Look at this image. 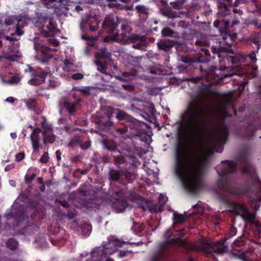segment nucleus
I'll list each match as a JSON object with an SVG mask.
<instances>
[{"label":"nucleus","mask_w":261,"mask_h":261,"mask_svg":"<svg viewBox=\"0 0 261 261\" xmlns=\"http://www.w3.org/2000/svg\"><path fill=\"white\" fill-rule=\"evenodd\" d=\"M204 118L201 94L192 97L185 113V120L179 123V136L174 145V171L188 192L197 194L203 188L202 167L196 151L204 134L208 137L213 150L221 152L228 140V128L224 123L208 127Z\"/></svg>","instance_id":"1"},{"label":"nucleus","mask_w":261,"mask_h":261,"mask_svg":"<svg viewBox=\"0 0 261 261\" xmlns=\"http://www.w3.org/2000/svg\"><path fill=\"white\" fill-rule=\"evenodd\" d=\"M241 162L242 164V172L246 174L249 178L252 185H255L258 188V192L261 193V181L256 177L254 169L251 166L248 157L245 154H242L239 159L235 161L226 160L222 162V165L217 167V172L220 177L217 180V189L215 190V193L217 199L227 205L229 211L236 215H240L245 222H250L253 220V217L243 203L236 202H231L225 194L234 195H243L246 191L236 185L231 175L229 173L235 172L237 169L238 163Z\"/></svg>","instance_id":"2"},{"label":"nucleus","mask_w":261,"mask_h":261,"mask_svg":"<svg viewBox=\"0 0 261 261\" xmlns=\"http://www.w3.org/2000/svg\"><path fill=\"white\" fill-rule=\"evenodd\" d=\"M114 112V110L110 107H108L105 109L103 111L97 113L95 117H93L92 121L98 125L101 130L117 137L126 133L128 131V127L126 125L122 127L116 126L112 121Z\"/></svg>","instance_id":"3"},{"label":"nucleus","mask_w":261,"mask_h":261,"mask_svg":"<svg viewBox=\"0 0 261 261\" xmlns=\"http://www.w3.org/2000/svg\"><path fill=\"white\" fill-rule=\"evenodd\" d=\"M171 228H168L164 234L165 241L158 244V249L150 256L149 261H166L170 254L169 245L185 246L186 242L181 238H173L171 237Z\"/></svg>","instance_id":"4"},{"label":"nucleus","mask_w":261,"mask_h":261,"mask_svg":"<svg viewBox=\"0 0 261 261\" xmlns=\"http://www.w3.org/2000/svg\"><path fill=\"white\" fill-rule=\"evenodd\" d=\"M126 193V189L120 187L108 190L109 199L112 203L113 207L118 213L124 212L128 206V202L124 198Z\"/></svg>","instance_id":"5"},{"label":"nucleus","mask_w":261,"mask_h":261,"mask_svg":"<svg viewBox=\"0 0 261 261\" xmlns=\"http://www.w3.org/2000/svg\"><path fill=\"white\" fill-rule=\"evenodd\" d=\"M44 2V4L48 8L54 7L56 9H65L67 13H69L71 15H72L69 11L70 10L72 11L79 12L82 10V7L77 5L75 2H69L68 0H42Z\"/></svg>","instance_id":"6"},{"label":"nucleus","mask_w":261,"mask_h":261,"mask_svg":"<svg viewBox=\"0 0 261 261\" xmlns=\"http://www.w3.org/2000/svg\"><path fill=\"white\" fill-rule=\"evenodd\" d=\"M133 121L135 122V125L133 128L136 130V136L138 137L142 141L147 143L151 138L148 131L149 127L147 124L138 120H133Z\"/></svg>","instance_id":"7"},{"label":"nucleus","mask_w":261,"mask_h":261,"mask_svg":"<svg viewBox=\"0 0 261 261\" xmlns=\"http://www.w3.org/2000/svg\"><path fill=\"white\" fill-rule=\"evenodd\" d=\"M41 19L43 23L41 31V35L45 37H53L59 31L56 28L54 19L50 17L43 16Z\"/></svg>","instance_id":"8"},{"label":"nucleus","mask_w":261,"mask_h":261,"mask_svg":"<svg viewBox=\"0 0 261 261\" xmlns=\"http://www.w3.org/2000/svg\"><path fill=\"white\" fill-rule=\"evenodd\" d=\"M119 22L118 18L114 14H110L105 17L102 23V29L109 35H112L118 27Z\"/></svg>","instance_id":"9"},{"label":"nucleus","mask_w":261,"mask_h":261,"mask_svg":"<svg viewBox=\"0 0 261 261\" xmlns=\"http://www.w3.org/2000/svg\"><path fill=\"white\" fill-rule=\"evenodd\" d=\"M29 70L32 74V78L29 80L28 84L32 86H38L42 84L48 73L42 68L34 69L32 67H30Z\"/></svg>","instance_id":"10"},{"label":"nucleus","mask_w":261,"mask_h":261,"mask_svg":"<svg viewBox=\"0 0 261 261\" xmlns=\"http://www.w3.org/2000/svg\"><path fill=\"white\" fill-rule=\"evenodd\" d=\"M108 178L110 183L109 189H116L118 187L115 183L119 182L123 185H126L127 182L122 178V169H117L114 167L110 168L108 173Z\"/></svg>","instance_id":"11"},{"label":"nucleus","mask_w":261,"mask_h":261,"mask_svg":"<svg viewBox=\"0 0 261 261\" xmlns=\"http://www.w3.org/2000/svg\"><path fill=\"white\" fill-rule=\"evenodd\" d=\"M224 72V69L221 67L211 66L208 67L205 76L207 80L220 81L232 75V74H225Z\"/></svg>","instance_id":"12"},{"label":"nucleus","mask_w":261,"mask_h":261,"mask_svg":"<svg viewBox=\"0 0 261 261\" xmlns=\"http://www.w3.org/2000/svg\"><path fill=\"white\" fill-rule=\"evenodd\" d=\"M190 66L195 69H198L202 75H205L208 66L207 60L200 54H195Z\"/></svg>","instance_id":"13"},{"label":"nucleus","mask_w":261,"mask_h":261,"mask_svg":"<svg viewBox=\"0 0 261 261\" xmlns=\"http://www.w3.org/2000/svg\"><path fill=\"white\" fill-rule=\"evenodd\" d=\"M110 253L108 247L106 245L102 248L98 247L91 252V258L87 261H101L106 258L108 253Z\"/></svg>","instance_id":"14"},{"label":"nucleus","mask_w":261,"mask_h":261,"mask_svg":"<svg viewBox=\"0 0 261 261\" xmlns=\"http://www.w3.org/2000/svg\"><path fill=\"white\" fill-rule=\"evenodd\" d=\"M126 32H123L120 35L118 33H116L112 35H109L104 38L103 41L105 42H109L110 41H116L122 44H128V37L126 34Z\"/></svg>","instance_id":"15"},{"label":"nucleus","mask_w":261,"mask_h":261,"mask_svg":"<svg viewBox=\"0 0 261 261\" xmlns=\"http://www.w3.org/2000/svg\"><path fill=\"white\" fill-rule=\"evenodd\" d=\"M100 21L98 20L96 16H92L88 15L85 22L83 20V30L84 28L89 27L91 32H95L99 29V24Z\"/></svg>","instance_id":"16"},{"label":"nucleus","mask_w":261,"mask_h":261,"mask_svg":"<svg viewBox=\"0 0 261 261\" xmlns=\"http://www.w3.org/2000/svg\"><path fill=\"white\" fill-rule=\"evenodd\" d=\"M167 201V197L162 194L159 196V201L155 203H152L150 206V211L152 213H156L162 212L164 210L165 204Z\"/></svg>","instance_id":"17"},{"label":"nucleus","mask_w":261,"mask_h":261,"mask_svg":"<svg viewBox=\"0 0 261 261\" xmlns=\"http://www.w3.org/2000/svg\"><path fill=\"white\" fill-rule=\"evenodd\" d=\"M115 112L113 113V115L115 114L116 116V118L119 121L123 120L125 119L128 120L130 123L129 125V127L133 128V126L135 125V122L133 120H137L136 119L133 118V117L129 115L125 112L120 110L119 109H114L112 107H111Z\"/></svg>","instance_id":"18"},{"label":"nucleus","mask_w":261,"mask_h":261,"mask_svg":"<svg viewBox=\"0 0 261 261\" xmlns=\"http://www.w3.org/2000/svg\"><path fill=\"white\" fill-rule=\"evenodd\" d=\"M176 44V43L171 42L169 40L161 39L156 43V46L159 51H163L166 54H168L171 51L174 45Z\"/></svg>","instance_id":"19"},{"label":"nucleus","mask_w":261,"mask_h":261,"mask_svg":"<svg viewBox=\"0 0 261 261\" xmlns=\"http://www.w3.org/2000/svg\"><path fill=\"white\" fill-rule=\"evenodd\" d=\"M83 40L87 41V46L85 50V54L87 55L90 54V51L92 48H93L98 40L97 36H88L83 34Z\"/></svg>","instance_id":"20"},{"label":"nucleus","mask_w":261,"mask_h":261,"mask_svg":"<svg viewBox=\"0 0 261 261\" xmlns=\"http://www.w3.org/2000/svg\"><path fill=\"white\" fill-rule=\"evenodd\" d=\"M62 68L65 72H74L77 70V66L73 59L66 58L64 60Z\"/></svg>","instance_id":"21"},{"label":"nucleus","mask_w":261,"mask_h":261,"mask_svg":"<svg viewBox=\"0 0 261 261\" xmlns=\"http://www.w3.org/2000/svg\"><path fill=\"white\" fill-rule=\"evenodd\" d=\"M69 197L75 206H82V188H79L77 191L72 192L69 195Z\"/></svg>","instance_id":"22"},{"label":"nucleus","mask_w":261,"mask_h":261,"mask_svg":"<svg viewBox=\"0 0 261 261\" xmlns=\"http://www.w3.org/2000/svg\"><path fill=\"white\" fill-rule=\"evenodd\" d=\"M16 207L17 205H15L13 206L11 212L7 215L8 219L12 217L23 218L25 215L24 211L23 210V208L21 206L19 205L18 210H16Z\"/></svg>","instance_id":"23"},{"label":"nucleus","mask_w":261,"mask_h":261,"mask_svg":"<svg viewBox=\"0 0 261 261\" xmlns=\"http://www.w3.org/2000/svg\"><path fill=\"white\" fill-rule=\"evenodd\" d=\"M212 52L214 56L217 55L219 62L225 58V54L226 52V48L219 45L218 47L212 46Z\"/></svg>","instance_id":"24"},{"label":"nucleus","mask_w":261,"mask_h":261,"mask_svg":"<svg viewBox=\"0 0 261 261\" xmlns=\"http://www.w3.org/2000/svg\"><path fill=\"white\" fill-rule=\"evenodd\" d=\"M75 102H71L69 99L66 97L63 101V106L70 115H73L76 111Z\"/></svg>","instance_id":"25"},{"label":"nucleus","mask_w":261,"mask_h":261,"mask_svg":"<svg viewBox=\"0 0 261 261\" xmlns=\"http://www.w3.org/2000/svg\"><path fill=\"white\" fill-rule=\"evenodd\" d=\"M83 207H86L88 208H96L98 206L97 200L95 198L85 197L83 198Z\"/></svg>","instance_id":"26"},{"label":"nucleus","mask_w":261,"mask_h":261,"mask_svg":"<svg viewBox=\"0 0 261 261\" xmlns=\"http://www.w3.org/2000/svg\"><path fill=\"white\" fill-rule=\"evenodd\" d=\"M111 54L108 51L106 47H102L99 51L95 54L96 59L106 60L110 59Z\"/></svg>","instance_id":"27"},{"label":"nucleus","mask_w":261,"mask_h":261,"mask_svg":"<svg viewBox=\"0 0 261 261\" xmlns=\"http://www.w3.org/2000/svg\"><path fill=\"white\" fill-rule=\"evenodd\" d=\"M71 96L75 100L76 103H79L81 101L82 99V88L79 87H74L71 92Z\"/></svg>","instance_id":"28"},{"label":"nucleus","mask_w":261,"mask_h":261,"mask_svg":"<svg viewBox=\"0 0 261 261\" xmlns=\"http://www.w3.org/2000/svg\"><path fill=\"white\" fill-rule=\"evenodd\" d=\"M102 144L104 148L112 152L118 151V148L113 141L105 139L102 141Z\"/></svg>","instance_id":"29"},{"label":"nucleus","mask_w":261,"mask_h":261,"mask_svg":"<svg viewBox=\"0 0 261 261\" xmlns=\"http://www.w3.org/2000/svg\"><path fill=\"white\" fill-rule=\"evenodd\" d=\"M123 176L128 183H132L136 178L135 174L128 171L126 169H122V177Z\"/></svg>","instance_id":"30"},{"label":"nucleus","mask_w":261,"mask_h":261,"mask_svg":"<svg viewBox=\"0 0 261 261\" xmlns=\"http://www.w3.org/2000/svg\"><path fill=\"white\" fill-rule=\"evenodd\" d=\"M128 44L134 43L137 41L141 42H146V38L145 36H141L138 34H133L132 36H128Z\"/></svg>","instance_id":"31"},{"label":"nucleus","mask_w":261,"mask_h":261,"mask_svg":"<svg viewBox=\"0 0 261 261\" xmlns=\"http://www.w3.org/2000/svg\"><path fill=\"white\" fill-rule=\"evenodd\" d=\"M95 64L97 66V70L103 73H107L105 71L108 67V64L105 60L96 59Z\"/></svg>","instance_id":"32"},{"label":"nucleus","mask_w":261,"mask_h":261,"mask_svg":"<svg viewBox=\"0 0 261 261\" xmlns=\"http://www.w3.org/2000/svg\"><path fill=\"white\" fill-rule=\"evenodd\" d=\"M136 9L138 13H139L140 16H145V18L148 17L149 14V9L144 5H137Z\"/></svg>","instance_id":"33"},{"label":"nucleus","mask_w":261,"mask_h":261,"mask_svg":"<svg viewBox=\"0 0 261 261\" xmlns=\"http://www.w3.org/2000/svg\"><path fill=\"white\" fill-rule=\"evenodd\" d=\"M69 146L72 147H80L82 148V138L79 135H75L70 141Z\"/></svg>","instance_id":"34"},{"label":"nucleus","mask_w":261,"mask_h":261,"mask_svg":"<svg viewBox=\"0 0 261 261\" xmlns=\"http://www.w3.org/2000/svg\"><path fill=\"white\" fill-rule=\"evenodd\" d=\"M113 164L118 168H119L120 165L124 164L125 162L124 156L121 154L118 155H113Z\"/></svg>","instance_id":"35"},{"label":"nucleus","mask_w":261,"mask_h":261,"mask_svg":"<svg viewBox=\"0 0 261 261\" xmlns=\"http://www.w3.org/2000/svg\"><path fill=\"white\" fill-rule=\"evenodd\" d=\"M43 134V143L52 144L55 141V138L53 134V132H48Z\"/></svg>","instance_id":"36"},{"label":"nucleus","mask_w":261,"mask_h":261,"mask_svg":"<svg viewBox=\"0 0 261 261\" xmlns=\"http://www.w3.org/2000/svg\"><path fill=\"white\" fill-rule=\"evenodd\" d=\"M92 226L91 224L83 222V236L88 237L92 231Z\"/></svg>","instance_id":"37"},{"label":"nucleus","mask_w":261,"mask_h":261,"mask_svg":"<svg viewBox=\"0 0 261 261\" xmlns=\"http://www.w3.org/2000/svg\"><path fill=\"white\" fill-rule=\"evenodd\" d=\"M134 226L132 227V229L134 230L136 234L138 236H142L144 234L143 226L142 224H138L133 221Z\"/></svg>","instance_id":"38"},{"label":"nucleus","mask_w":261,"mask_h":261,"mask_svg":"<svg viewBox=\"0 0 261 261\" xmlns=\"http://www.w3.org/2000/svg\"><path fill=\"white\" fill-rule=\"evenodd\" d=\"M211 249L212 251L217 253H221L225 251V246L223 245V243H220L218 242L214 244Z\"/></svg>","instance_id":"39"},{"label":"nucleus","mask_w":261,"mask_h":261,"mask_svg":"<svg viewBox=\"0 0 261 261\" xmlns=\"http://www.w3.org/2000/svg\"><path fill=\"white\" fill-rule=\"evenodd\" d=\"M30 140L32 143V147L34 151L38 150L40 147V139L39 137L30 136Z\"/></svg>","instance_id":"40"},{"label":"nucleus","mask_w":261,"mask_h":261,"mask_svg":"<svg viewBox=\"0 0 261 261\" xmlns=\"http://www.w3.org/2000/svg\"><path fill=\"white\" fill-rule=\"evenodd\" d=\"M41 124L43 129V134L53 132V129L51 128L50 124L46 122V119L44 117H43V120L41 122Z\"/></svg>","instance_id":"41"},{"label":"nucleus","mask_w":261,"mask_h":261,"mask_svg":"<svg viewBox=\"0 0 261 261\" xmlns=\"http://www.w3.org/2000/svg\"><path fill=\"white\" fill-rule=\"evenodd\" d=\"M34 48L36 51H41L43 54H45L49 50V48L46 47L39 42H35L34 44Z\"/></svg>","instance_id":"42"},{"label":"nucleus","mask_w":261,"mask_h":261,"mask_svg":"<svg viewBox=\"0 0 261 261\" xmlns=\"http://www.w3.org/2000/svg\"><path fill=\"white\" fill-rule=\"evenodd\" d=\"M7 247L11 250H15L17 248L18 243L14 238H10L6 242Z\"/></svg>","instance_id":"43"},{"label":"nucleus","mask_w":261,"mask_h":261,"mask_svg":"<svg viewBox=\"0 0 261 261\" xmlns=\"http://www.w3.org/2000/svg\"><path fill=\"white\" fill-rule=\"evenodd\" d=\"M186 0H176L170 3V6L173 9L179 10L181 8Z\"/></svg>","instance_id":"44"},{"label":"nucleus","mask_w":261,"mask_h":261,"mask_svg":"<svg viewBox=\"0 0 261 261\" xmlns=\"http://www.w3.org/2000/svg\"><path fill=\"white\" fill-rule=\"evenodd\" d=\"M161 12L164 16H167L169 17H175V13L173 12L170 7L162 9Z\"/></svg>","instance_id":"45"},{"label":"nucleus","mask_w":261,"mask_h":261,"mask_svg":"<svg viewBox=\"0 0 261 261\" xmlns=\"http://www.w3.org/2000/svg\"><path fill=\"white\" fill-rule=\"evenodd\" d=\"M25 104L29 109L34 110L37 107V101L35 98L30 99Z\"/></svg>","instance_id":"46"},{"label":"nucleus","mask_w":261,"mask_h":261,"mask_svg":"<svg viewBox=\"0 0 261 261\" xmlns=\"http://www.w3.org/2000/svg\"><path fill=\"white\" fill-rule=\"evenodd\" d=\"M201 52H199L196 54H200L203 57L207 60V63L211 61V54L208 49L205 48H201L200 49Z\"/></svg>","instance_id":"47"},{"label":"nucleus","mask_w":261,"mask_h":261,"mask_svg":"<svg viewBox=\"0 0 261 261\" xmlns=\"http://www.w3.org/2000/svg\"><path fill=\"white\" fill-rule=\"evenodd\" d=\"M174 224H178L185 222L186 218L181 214H174Z\"/></svg>","instance_id":"48"},{"label":"nucleus","mask_w":261,"mask_h":261,"mask_svg":"<svg viewBox=\"0 0 261 261\" xmlns=\"http://www.w3.org/2000/svg\"><path fill=\"white\" fill-rule=\"evenodd\" d=\"M12 17L18 22L17 24H23L24 23H27V17L25 16L21 15H14Z\"/></svg>","instance_id":"49"},{"label":"nucleus","mask_w":261,"mask_h":261,"mask_svg":"<svg viewBox=\"0 0 261 261\" xmlns=\"http://www.w3.org/2000/svg\"><path fill=\"white\" fill-rule=\"evenodd\" d=\"M173 34V31L168 27L164 28L162 31V35L164 37H171Z\"/></svg>","instance_id":"50"},{"label":"nucleus","mask_w":261,"mask_h":261,"mask_svg":"<svg viewBox=\"0 0 261 261\" xmlns=\"http://www.w3.org/2000/svg\"><path fill=\"white\" fill-rule=\"evenodd\" d=\"M27 25V23H24L23 24H17L16 26V34L18 36H21L24 34V32L22 31V29Z\"/></svg>","instance_id":"51"},{"label":"nucleus","mask_w":261,"mask_h":261,"mask_svg":"<svg viewBox=\"0 0 261 261\" xmlns=\"http://www.w3.org/2000/svg\"><path fill=\"white\" fill-rule=\"evenodd\" d=\"M64 130L66 132H67L68 133H73L74 132H76L77 130L81 131L82 129L80 128H79V127H76L72 126V125H67L64 126Z\"/></svg>","instance_id":"52"},{"label":"nucleus","mask_w":261,"mask_h":261,"mask_svg":"<svg viewBox=\"0 0 261 261\" xmlns=\"http://www.w3.org/2000/svg\"><path fill=\"white\" fill-rule=\"evenodd\" d=\"M182 62L187 64L188 66L191 65L193 58H190L186 56H181L179 59Z\"/></svg>","instance_id":"53"},{"label":"nucleus","mask_w":261,"mask_h":261,"mask_svg":"<svg viewBox=\"0 0 261 261\" xmlns=\"http://www.w3.org/2000/svg\"><path fill=\"white\" fill-rule=\"evenodd\" d=\"M218 9L222 12L226 13L228 11V8L226 4L219 2L218 4Z\"/></svg>","instance_id":"54"},{"label":"nucleus","mask_w":261,"mask_h":261,"mask_svg":"<svg viewBox=\"0 0 261 261\" xmlns=\"http://www.w3.org/2000/svg\"><path fill=\"white\" fill-rule=\"evenodd\" d=\"M35 176L36 174L34 173H32V174H27L25 176V182L28 184L31 183Z\"/></svg>","instance_id":"55"},{"label":"nucleus","mask_w":261,"mask_h":261,"mask_svg":"<svg viewBox=\"0 0 261 261\" xmlns=\"http://www.w3.org/2000/svg\"><path fill=\"white\" fill-rule=\"evenodd\" d=\"M49 156L47 152H45L39 159V161L44 164H46L48 162Z\"/></svg>","instance_id":"56"},{"label":"nucleus","mask_w":261,"mask_h":261,"mask_svg":"<svg viewBox=\"0 0 261 261\" xmlns=\"http://www.w3.org/2000/svg\"><path fill=\"white\" fill-rule=\"evenodd\" d=\"M251 216L253 217V220L251 221L250 222H247L248 223H250V224L252 225H254L257 228H259L261 227V225L258 221H256L255 220V214H251Z\"/></svg>","instance_id":"57"},{"label":"nucleus","mask_w":261,"mask_h":261,"mask_svg":"<svg viewBox=\"0 0 261 261\" xmlns=\"http://www.w3.org/2000/svg\"><path fill=\"white\" fill-rule=\"evenodd\" d=\"M142 46H146V42H142L138 43L136 44H133L132 45V47L135 49L142 50Z\"/></svg>","instance_id":"58"},{"label":"nucleus","mask_w":261,"mask_h":261,"mask_svg":"<svg viewBox=\"0 0 261 261\" xmlns=\"http://www.w3.org/2000/svg\"><path fill=\"white\" fill-rule=\"evenodd\" d=\"M121 30L122 31H124L125 32L128 33H130L132 31V29L130 28V27L127 23L122 24L121 27Z\"/></svg>","instance_id":"59"},{"label":"nucleus","mask_w":261,"mask_h":261,"mask_svg":"<svg viewBox=\"0 0 261 261\" xmlns=\"http://www.w3.org/2000/svg\"><path fill=\"white\" fill-rule=\"evenodd\" d=\"M19 81L20 78L16 75H14L10 78L9 82L11 84H18L19 82Z\"/></svg>","instance_id":"60"},{"label":"nucleus","mask_w":261,"mask_h":261,"mask_svg":"<svg viewBox=\"0 0 261 261\" xmlns=\"http://www.w3.org/2000/svg\"><path fill=\"white\" fill-rule=\"evenodd\" d=\"M130 253V251H129L128 250H120L118 253V256L120 258H123V257L127 256L128 255V254Z\"/></svg>","instance_id":"61"},{"label":"nucleus","mask_w":261,"mask_h":261,"mask_svg":"<svg viewBox=\"0 0 261 261\" xmlns=\"http://www.w3.org/2000/svg\"><path fill=\"white\" fill-rule=\"evenodd\" d=\"M24 157L25 154L24 152H20L15 155V161L18 162H20L24 159Z\"/></svg>","instance_id":"62"},{"label":"nucleus","mask_w":261,"mask_h":261,"mask_svg":"<svg viewBox=\"0 0 261 261\" xmlns=\"http://www.w3.org/2000/svg\"><path fill=\"white\" fill-rule=\"evenodd\" d=\"M41 132V129L39 127L35 128L33 129L30 136L39 137V135Z\"/></svg>","instance_id":"63"},{"label":"nucleus","mask_w":261,"mask_h":261,"mask_svg":"<svg viewBox=\"0 0 261 261\" xmlns=\"http://www.w3.org/2000/svg\"><path fill=\"white\" fill-rule=\"evenodd\" d=\"M136 71L135 70L132 71L131 72L125 71L122 73V75L124 77H129L130 76H134L136 75Z\"/></svg>","instance_id":"64"}]
</instances>
